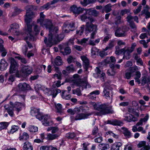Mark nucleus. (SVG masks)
<instances>
[{
  "label": "nucleus",
  "mask_w": 150,
  "mask_h": 150,
  "mask_svg": "<svg viewBox=\"0 0 150 150\" xmlns=\"http://www.w3.org/2000/svg\"><path fill=\"white\" fill-rule=\"evenodd\" d=\"M98 135L99 137L95 138L94 140L95 142L100 143L103 141V138L100 135V133H98Z\"/></svg>",
  "instance_id": "8fccbe9b"
},
{
  "label": "nucleus",
  "mask_w": 150,
  "mask_h": 150,
  "mask_svg": "<svg viewBox=\"0 0 150 150\" xmlns=\"http://www.w3.org/2000/svg\"><path fill=\"white\" fill-rule=\"evenodd\" d=\"M51 91L52 93V97L55 98L58 93L61 92V91L59 89H56L52 90Z\"/></svg>",
  "instance_id": "864d4df0"
},
{
  "label": "nucleus",
  "mask_w": 150,
  "mask_h": 150,
  "mask_svg": "<svg viewBox=\"0 0 150 150\" xmlns=\"http://www.w3.org/2000/svg\"><path fill=\"white\" fill-rule=\"evenodd\" d=\"M71 11L75 15H79L83 12L85 10L83 8L80 7H77L75 5H73L71 8Z\"/></svg>",
  "instance_id": "2eb2a0df"
},
{
  "label": "nucleus",
  "mask_w": 150,
  "mask_h": 150,
  "mask_svg": "<svg viewBox=\"0 0 150 150\" xmlns=\"http://www.w3.org/2000/svg\"><path fill=\"white\" fill-rule=\"evenodd\" d=\"M125 117L124 118V120L129 122H134L138 120V119L137 118L134 117L133 115L131 114H129V116H125Z\"/></svg>",
  "instance_id": "412c9836"
},
{
  "label": "nucleus",
  "mask_w": 150,
  "mask_h": 150,
  "mask_svg": "<svg viewBox=\"0 0 150 150\" xmlns=\"http://www.w3.org/2000/svg\"><path fill=\"white\" fill-rule=\"evenodd\" d=\"M109 43L108 45L109 48H111L113 47L116 44V42L114 39L109 41Z\"/></svg>",
  "instance_id": "3c124183"
},
{
  "label": "nucleus",
  "mask_w": 150,
  "mask_h": 150,
  "mask_svg": "<svg viewBox=\"0 0 150 150\" xmlns=\"http://www.w3.org/2000/svg\"><path fill=\"white\" fill-rule=\"evenodd\" d=\"M51 132L52 133L54 134H56L58 133H61L59 131V128L57 127H52V129Z\"/></svg>",
  "instance_id": "052dcab7"
},
{
  "label": "nucleus",
  "mask_w": 150,
  "mask_h": 150,
  "mask_svg": "<svg viewBox=\"0 0 150 150\" xmlns=\"http://www.w3.org/2000/svg\"><path fill=\"white\" fill-rule=\"evenodd\" d=\"M96 0H83V2H81V4L83 6H85L88 4L94 2Z\"/></svg>",
  "instance_id": "4c0bfd02"
},
{
  "label": "nucleus",
  "mask_w": 150,
  "mask_h": 150,
  "mask_svg": "<svg viewBox=\"0 0 150 150\" xmlns=\"http://www.w3.org/2000/svg\"><path fill=\"white\" fill-rule=\"evenodd\" d=\"M98 127L95 126L92 130V134L95 136V137H98Z\"/></svg>",
  "instance_id": "c03bdc74"
},
{
  "label": "nucleus",
  "mask_w": 150,
  "mask_h": 150,
  "mask_svg": "<svg viewBox=\"0 0 150 150\" xmlns=\"http://www.w3.org/2000/svg\"><path fill=\"white\" fill-rule=\"evenodd\" d=\"M69 64H70L72 62H74L76 61V58L70 55L67 59Z\"/></svg>",
  "instance_id": "603ef678"
},
{
  "label": "nucleus",
  "mask_w": 150,
  "mask_h": 150,
  "mask_svg": "<svg viewBox=\"0 0 150 150\" xmlns=\"http://www.w3.org/2000/svg\"><path fill=\"white\" fill-rule=\"evenodd\" d=\"M122 129L123 130V132L125 136L128 138H129L131 137L132 135L131 132L127 128L123 127Z\"/></svg>",
  "instance_id": "7c9ffc66"
},
{
  "label": "nucleus",
  "mask_w": 150,
  "mask_h": 150,
  "mask_svg": "<svg viewBox=\"0 0 150 150\" xmlns=\"http://www.w3.org/2000/svg\"><path fill=\"white\" fill-rule=\"evenodd\" d=\"M122 144L120 142H115L113 144L111 147V150H119V148L122 146Z\"/></svg>",
  "instance_id": "a878e982"
},
{
  "label": "nucleus",
  "mask_w": 150,
  "mask_h": 150,
  "mask_svg": "<svg viewBox=\"0 0 150 150\" xmlns=\"http://www.w3.org/2000/svg\"><path fill=\"white\" fill-rule=\"evenodd\" d=\"M98 147L101 150H106L110 148V146L108 144L104 143L99 144L98 145Z\"/></svg>",
  "instance_id": "c756f323"
},
{
  "label": "nucleus",
  "mask_w": 150,
  "mask_h": 150,
  "mask_svg": "<svg viewBox=\"0 0 150 150\" xmlns=\"http://www.w3.org/2000/svg\"><path fill=\"white\" fill-rule=\"evenodd\" d=\"M58 30V27H55L52 32V33L49 34L48 41L47 38H45L44 42L47 47H51L53 45L57 44L63 39L64 37L63 33H61L59 35L57 34Z\"/></svg>",
  "instance_id": "f257e3e1"
},
{
  "label": "nucleus",
  "mask_w": 150,
  "mask_h": 150,
  "mask_svg": "<svg viewBox=\"0 0 150 150\" xmlns=\"http://www.w3.org/2000/svg\"><path fill=\"white\" fill-rule=\"evenodd\" d=\"M98 50L96 47H92L91 50V53L93 57H95L97 53L98 52Z\"/></svg>",
  "instance_id": "49530a36"
},
{
  "label": "nucleus",
  "mask_w": 150,
  "mask_h": 150,
  "mask_svg": "<svg viewBox=\"0 0 150 150\" xmlns=\"http://www.w3.org/2000/svg\"><path fill=\"white\" fill-rule=\"evenodd\" d=\"M8 124L7 122H2L0 123V129H2L6 128L8 125Z\"/></svg>",
  "instance_id": "5fc2aeb1"
},
{
  "label": "nucleus",
  "mask_w": 150,
  "mask_h": 150,
  "mask_svg": "<svg viewBox=\"0 0 150 150\" xmlns=\"http://www.w3.org/2000/svg\"><path fill=\"white\" fill-rule=\"evenodd\" d=\"M63 30L65 33H68L69 31V27H68V23L66 22L64 23L62 27Z\"/></svg>",
  "instance_id": "a19ab883"
},
{
  "label": "nucleus",
  "mask_w": 150,
  "mask_h": 150,
  "mask_svg": "<svg viewBox=\"0 0 150 150\" xmlns=\"http://www.w3.org/2000/svg\"><path fill=\"white\" fill-rule=\"evenodd\" d=\"M58 2V0H53L50 2H48L42 6V7L43 9H48L49 6L54 4Z\"/></svg>",
  "instance_id": "473e14b6"
},
{
  "label": "nucleus",
  "mask_w": 150,
  "mask_h": 150,
  "mask_svg": "<svg viewBox=\"0 0 150 150\" xmlns=\"http://www.w3.org/2000/svg\"><path fill=\"white\" fill-rule=\"evenodd\" d=\"M0 52L1 53V56L2 57L5 56L7 53L6 50L4 46H0Z\"/></svg>",
  "instance_id": "c9c22d12"
},
{
  "label": "nucleus",
  "mask_w": 150,
  "mask_h": 150,
  "mask_svg": "<svg viewBox=\"0 0 150 150\" xmlns=\"http://www.w3.org/2000/svg\"><path fill=\"white\" fill-rule=\"evenodd\" d=\"M142 84L143 85H144L146 83H148L149 82L148 80H147L146 77L145 76L142 77Z\"/></svg>",
  "instance_id": "69168bd1"
},
{
  "label": "nucleus",
  "mask_w": 150,
  "mask_h": 150,
  "mask_svg": "<svg viewBox=\"0 0 150 150\" xmlns=\"http://www.w3.org/2000/svg\"><path fill=\"white\" fill-rule=\"evenodd\" d=\"M137 146L139 148L142 147L140 150H149L150 149V145L149 144L146 145L145 141L139 142L137 145Z\"/></svg>",
  "instance_id": "4468645a"
},
{
  "label": "nucleus",
  "mask_w": 150,
  "mask_h": 150,
  "mask_svg": "<svg viewBox=\"0 0 150 150\" xmlns=\"http://www.w3.org/2000/svg\"><path fill=\"white\" fill-rule=\"evenodd\" d=\"M33 25L34 29L35 32V34H38L40 30V27L36 24H34Z\"/></svg>",
  "instance_id": "e2e57ef3"
},
{
  "label": "nucleus",
  "mask_w": 150,
  "mask_h": 150,
  "mask_svg": "<svg viewBox=\"0 0 150 150\" xmlns=\"http://www.w3.org/2000/svg\"><path fill=\"white\" fill-rule=\"evenodd\" d=\"M124 52H122V53L123 54L122 59H126L127 60L129 59L131 57L130 54L132 52V50H129V49L126 50L125 48H124Z\"/></svg>",
  "instance_id": "6ab92c4d"
},
{
  "label": "nucleus",
  "mask_w": 150,
  "mask_h": 150,
  "mask_svg": "<svg viewBox=\"0 0 150 150\" xmlns=\"http://www.w3.org/2000/svg\"><path fill=\"white\" fill-rule=\"evenodd\" d=\"M19 90L21 91H24L29 90L30 86L25 83H22L19 84L18 86Z\"/></svg>",
  "instance_id": "dca6fc26"
},
{
  "label": "nucleus",
  "mask_w": 150,
  "mask_h": 150,
  "mask_svg": "<svg viewBox=\"0 0 150 150\" xmlns=\"http://www.w3.org/2000/svg\"><path fill=\"white\" fill-rule=\"evenodd\" d=\"M66 45H62V47L60 50V52L64 55L69 54L71 52L70 48L68 46L66 47Z\"/></svg>",
  "instance_id": "ddd939ff"
},
{
  "label": "nucleus",
  "mask_w": 150,
  "mask_h": 150,
  "mask_svg": "<svg viewBox=\"0 0 150 150\" xmlns=\"http://www.w3.org/2000/svg\"><path fill=\"white\" fill-rule=\"evenodd\" d=\"M85 13L81 16V20L84 21H90V22H93V20L89 14V11L87 10H85Z\"/></svg>",
  "instance_id": "9b49d317"
},
{
  "label": "nucleus",
  "mask_w": 150,
  "mask_h": 150,
  "mask_svg": "<svg viewBox=\"0 0 150 150\" xmlns=\"http://www.w3.org/2000/svg\"><path fill=\"white\" fill-rule=\"evenodd\" d=\"M91 104L93 106L94 109L99 111L96 112V115L98 116H101L110 113H112L113 111L111 108L108 107L105 104L100 105H97L95 102H91Z\"/></svg>",
  "instance_id": "f03ea898"
},
{
  "label": "nucleus",
  "mask_w": 150,
  "mask_h": 150,
  "mask_svg": "<svg viewBox=\"0 0 150 150\" xmlns=\"http://www.w3.org/2000/svg\"><path fill=\"white\" fill-rule=\"evenodd\" d=\"M74 84L77 86H83L86 85L87 86V83L82 81L80 79H76L73 81Z\"/></svg>",
  "instance_id": "aec40b11"
},
{
  "label": "nucleus",
  "mask_w": 150,
  "mask_h": 150,
  "mask_svg": "<svg viewBox=\"0 0 150 150\" xmlns=\"http://www.w3.org/2000/svg\"><path fill=\"white\" fill-rule=\"evenodd\" d=\"M110 90L106 87L104 88L103 91V92L104 94V96H105L106 98L108 99H110Z\"/></svg>",
  "instance_id": "f704fd0d"
},
{
  "label": "nucleus",
  "mask_w": 150,
  "mask_h": 150,
  "mask_svg": "<svg viewBox=\"0 0 150 150\" xmlns=\"http://www.w3.org/2000/svg\"><path fill=\"white\" fill-rule=\"evenodd\" d=\"M142 13L145 14L146 19H147L150 17V12L148 10L144 9L142 11Z\"/></svg>",
  "instance_id": "6e6d98bb"
},
{
  "label": "nucleus",
  "mask_w": 150,
  "mask_h": 150,
  "mask_svg": "<svg viewBox=\"0 0 150 150\" xmlns=\"http://www.w3.org/2000/svg\"><path fill=\"white\" fill-rule=\"evenodd\" d=\"M119 46H116L115 47V54L117 55H119L122 53V52H124V48L120 49Z\"/></svg>",
  "instance_id": "72a5a7b5"
},
{
  "label": "nucleus",
  "mask_w": 150,
  "mask_h": 150,
  "mask_svg": "<svg viewBox=\"0 0 150 150\" xmlns=\"http://www.w3.org/2000/svg\"><path fill=\"white\" fill-rule=\"evenodd\" d=\"M50 146H43L40 147V150H50L51 149Z\"/></svg>",
  "instance_id": "774afa93"
},
{
  "label": "nucleus",
  "mask_w": 150,
  "mask_h": 150,
  "mask_svg": "<svg viewBox=\"0 0 150 150\" xmlns=\"http://www.w3.org/2000/svg\"><path fill=\"white\" fill-rule=\"evenodd\" d=\"M29 138V136L26 132H23L22 135H21L19 137L21 141H26Z\"/></svg>",
  "instance_id": "2f4dec72"
},
{
  "label": "nucleus",
  "mask_w": 150,
  "mask_h": 150,
  "mask_svg": "<svg viewBox=\"0 0 150 150\" xmlns=\"http://www.w3.org/2000/svg\"><path fill=\"white\" fill-rule=\"evenodd\" d=\"M92 22H86V30L90 33L91 32H93L91 33V35L92 37H93L96 33L97 26L96 25L93 24L92 23Z\"/></svg>",
  "instance_id": "423d86ee"
},
{
  "label": "nucleus",
  "mask_w": 150,
  "mask_h": 150,
  "mask_svg": "<svg viewBox=\"0 0 150 150\" xmlns=\"http://www.w3.org/2000/svg\"><path fill=\"white\" fill-rule=\"evenodd\" d=\"M40 18L37 20V23H39L41 22H43L45 20V15L44 14L43 12H41L40 13Z\"/></svg>",
  "instance_id": "79ce46f5"
},
{
  "label": "nucleus",
  "mask_w": 150,
  "mask_h": 150,
  "mask_svg": "<svg viewBox=\"0 0 150 150\" xmlns=\"http://www.w3.org/2000/svg\"><path fill=\"white\" fill-rule=\"evenodd\" d=\"M43 27H45L46 29L49 30L50 33H52L53 30V26L51 21L49 20H45L42 22L39 23Z\"/></svg>",
  "instance_id": "0eeeda50"
},
{
  "label": "nucleus",
  "mask_w": 150,
  "mask_h": 150,
  "mask_svg": "<svg viewBox=\"0 0 150 150\" xmlns=\"http://www.w3.org/2000/svg\"><path fill=\"white\" fill-rule=\"evenodd\" d=\"M21 72L25 76H28L33 71L32 67L28 66H25L22 68Z\"/></svg>",
  "instance_id": "9d476101"
},
{
  "label": "nucleus",
  "mask_w": 150,
  "mask_h": 150,
  "mask_svg": "<svg viewBox=\"0 0 150 150\" xmlns=\"http://www.w3.org/2000/svg\"><path fill=\"white\" fill-rule=\"evenodd\" d=\"M81 59L83 62V67L86 71H87L89 64V61L86 56H84L81 57Z\"/></svg>",
  "instance_id": "4be33fe9"
},
{
  "label": "nucleus",
  "mask_w": 150,
  "mask_h": 150,
  "mask_svg": "<svg viewBox=\"0 0 150 150\" xmlns=\"http://www.w3.org/2000/svg\"><path fill=\"white\" fill-rule=\"evenodd\" d=\"M6 106H4V108H6L7 110V112L8 114L11 117H13L14 115V113L13 110H11L8 108H6Z\"/></svg>",
  "instance_id": "0e129e2a"
},
{
  "label": "nucleus",
  "mask_w": 150,
  "mask_h": 150,
  "mask_svg": "<svg viewBox=\"0 0 150 150\" xmlns=\"http://www.w3.org/2000/svg\"><path fill=\"white\" fill-rule=\"evenodd\" d=\"M111 4H109L105 6L104 10L106 13H108L110 12L111 10Z\"/></svg>",
  "instance_id": "de8ad7c7"
},
{
  "label": "nucleus",
  "mask_w": 150,
  "mask_h": 150,
  "mask_svg": "<svg viewBox=\"0 0 150 150\" xmlns=\"http://www.w3.org/2000/svg\"><path fill=\"white\" fill-rule=\"evenodd\" d=\"M33 12L31 13L28 12H27L25 17V22L27 27L26 30V32L28 33H31L32 26L30 25V23L32 21L33 18Z\"/></svg>",
  "instance_id": "7ed1b4c3"
},
{
  "label": "nucleus",
  "mask_w": 150,
  "mask_h": 150,
  "mask_svg": "<svg viewBox=\"0 0 150 150\" xmlns=\"http://www.w3.org/2000/svg\"><path fill=\"white\" fill-rule=\"evenodd\" d=\"M42 124L45 126H47L49 125L50 116L46 115H44L42 117Z\"/></svg>",
  "instance_id": "5701e85b"
},
{
  "label": "nucleus",
  "mask_w": 150,
  "mask_h": 150,
  "mask_svg": "<svg viewBox=\"0 0 150 150\" xmlns=\"http://www.w3.org/2000/svg\"><path fill=\"white\" fill-rule=\"evenodd\" d=\"M45 87L39 84H36L35 86V89L37 93L38 92V91L44 90Z\"/></svg>",
  "instance_id": "58836bf2"
},
{
  "label": "nucleus",
  "mask_w": 150,
  "mask_h": 150,
  "mask_svg": "<svg viewBox=\"0 0 150 150\" xmlns=\"http://www.w3.org/2000/svg\"><path fill=\"white\" fill-rule=\"evenodd\" d=\"M76 136V134L74 132H69L66 134V137L68 139H72Z\"/></svg>",
  "instance_id": "ea45409f"
},
{
  "label": "nucleus",
  "mask_w": 150,
  "mask_h": 150,
  "mask_svg": "<svg viewBox=\"0 0 150 150\" xmlns=\"http://www.w3.org/2000/svg\"><path fill=\"white\" fill-rule=\"evenodd\" d=\"M149 116L148 115H146L143 118H141L139 121L137 123L136 125L138 126H142L143 122L146 123L149 119Z\"/></svg>",
  "instance_id": "cd10ccee"
},
{
  "label": "nucleus",
  "mask_w": 150,
  "mask_h": 150,
  "mask_svg": "<svg viewBox=\"0 0 150 150\" xmlns=\"http://www.w3.org/2000/svg\"><path fill=\"white\" fill-rule=\"evenodd\" d=\"M93 114V113L89 112L86 113H81L78 114L74 117V116L70 117V119L72 122H74L75 120H80L88 118V117Z\"/></svg>",
  "instance_id": "20e7f679"
},
{
  "label": "nucleus",
  "mask_w": 150,
  "mask_h": 150,
  "mask_svg": "<svg viewBox=\"0 0 150 150\" xmlns=\"http://www.w3.org/2000/svg\"><path fill=\"white\" fill-rule=\"evenodd\" d=\"M126 18L127 21L129 23L130 27L133 29L135 28L136 26L133 21H132L133 19V17L131 15H129Z\"/></svg>",
  "instance_id": "393cba45"
},
{
  "label": "nucleus",
  "mask_w": 150,
  "mask_h": 150,
  "mask_svg": "<svg viewBox=\"0 0 150 150\" xmlns=\"http://www.w3.org/2000/svg\"><path fill=\"white\" fill-rule=\"evenodd\" d=\"M23 149V150H33V147L30 142H26L24 143Z\"/></svg>",
  "instance_id": "bb28decb"
},
{
  "label": "nucleus",
  "mask_w": 150,
  "mask_h": 150,
  "mask_svg": "<svg viewBox=\"0 0 150 150\" xmlns=\"http://www.w3.org/2000/svg\"><path fill=\"white\" fill-rule=\"evenodd\" d=\"M138 70V68L137 66L131 67L129 69L126 70L125 71V78L127 79H129L132 76L134 75V73Z\"/></svg>",
  "instance_id": "6e6552de"
},
{
  "label": "nucleus",
  "mask_w": 150,
  "mask_h": 150,
  "mask_svg": "<svg viewBox=\"0 0 150 150\" xmlns=\"http://www.w3.org/2000/svg\"><path fill=\"white\" fill-rule=\"evenodd\" d=\"M62 63V61L61 59L60 56H58L54 59V61L52 60V64L54 67L56 71H58V68L56 67L55 66H60L61 65Z\"/></svg>",
  "instance_id": "f8f14e48"
},
{
  "label": "nucleus",
  "mask_w": 150,
  "mask_h": 150,
  "mask_svg": "<svg viewBox=\"0 0 150 150\" xmlns=\"http://www.w3.org/2000/svg\"><path fill=\"white\" fill-rule=\"evenodd\" d=\"M55 108L58 112L61 113L62 112V105L60 103H58L55 105Z\"/></svg>",
  "instance_id": "09e8293b"
},
{
  "label": "nucleus",
  "mask_w": 150,
  "mask_h": 150,
  "mask_svg": "<svg viewBox=\"0 0 150 150\" xmlns=\"http://www.w3.org/2000/svg\"><path fill=\"white\" fill-rule=\"evenodd\" d=\"M72 91L73 94L76 95L78 96H81L82 95L81 90L79 88L73 89L72 90Z\"/></svg>",
  "instance_id": "37998d69"
},
{
  "label": "nucleus",
  "mask_w": 150,
  "mask_h": 150,
  "mask_svg": "<svg viewBox=\"0 0 150 150\" xmlns=\"http://www.w3.org/2000/svg\"><path fill=\"white\" fill-rule=\"evenodd\" d=\"M10 61L11 65L10 67L9 72L10 74L13 73H17L18 72V64L16 62L15 59L11 57L9 59Z\"/></svg>",
  "instance_id": "39448f33"
},
{
  "label": "nucleus",
  "mask_w": 150,
  "mask_h": 150,
  "mask_svg": "<svg viewBox=\"0 0 150 150\" xmlns=\"http://www.w3.org/2000/svg\"><path fill=\"white\" fill-rule=\"evenodd\" d=\"M61 96L63 99L67 100H69L71 96L67 91H64L62 92Z\"/></svg>",
  "instance_id": "c85d7f7f"
},
{
  "label": "nucleus",
  "mask_w": 150,
  "mask_h": 150,
  "mask_svg": "<svg viewBox=\"0 0 150 150\" xmlns=\"http://www.w3.org/2000/svg\"><path fill=\"white\" fill-rule=\"evenodd\" d=\"M29 130L31 132H35L38 131V128L34 126H30L29 128Z\"/></svg>",
  "instance_id": "13d9d810"
},
{
  "label": "nucleus",
  "mask_w": 150,
  "mask_h": 150,
  "mask_svg": "<svg viewBox=\"0 0 150 150\" xmlns=\"http://www.w3.org/2000/svg\"><path fill=\"white\" fill-rule=\"evenodd\" d=\"M61 133H58L56 134L53 133L48 134L47 135V139L48 140H52L54 139H57L60 136Z\"/></svg>",
  "instance_id": "f3484780"
},
{
  "label": "nucleus",
  "mask_w": 150,
  "mask_h": 150,
  "mask_svg": "<svg viewBox=\"0 0 150 150\" xmlns=\"http://www.w3.org/2000/svg\"><path fill=\"white\" fill-rule=\"evenodd\" d=\"M87 10L89 11L90 15H92L95 16H96L99 15V12L96 10H91L90 9H88Z\"/></svg>",
  "instance_id": "a18cd8bd"
},
{
  "label": "nucleus",
  "mask_w": 150,
  "mask_h": 150,
  "mask_svg": "<svg viewBox=\"0 0 150 150\" xmlns=\"http://www.w3.org/2000/svg\"><path fill=\"white\" fill-rule=\"evenodd\" d=\"M127 32L123 30H117L115 32V35L118 37H125L127 35Z\"/></svg>",
  "instance_id": "b1692460"
},
{
  "label": "nucleus",
  "mask_w": 150,
  "mask_h": 150,
  "mask_svg": "<svg viewBox=\"0 0 150 150\" xmlns=\"http://www.w3.org/2000/svg\"><path fill=\"white\" fill-rule=\"evenodd\" d=\"M19 127L17 126L14 125L12 126L11 129L10 131L11 134H13L17 131Z\"/></svg>",
  "instance_id": "bf43d9fd"
},
{
  "label": "nucleus",
  "mask_w": 150,
  "mask_h": 150,
  "mask_svg": "<svg viewBox=\"0 0 150 150\" xmlns=\"http://www.w3.org/2000/svg\"><path fill=\"white\" fill-rule=\"evenodd\" d=\"M85 26L84 25H82L80 27V29L79 30L76 31V33L78 34L80 32V35H81L83 32V31L84 29Z\"/></svg>",
  "instance_id": "338daca9"
},
{
  "label": "nucleus",
  "mask_w": 150,
  "mask_h": 150,
  "mask_svg": "<svg viewBox=\"0 0 150 150\" xmlns=\"http://www.w3.org/2000/svg\"><path fill=\"white\" fill-rule=\"evenodd\" d=\"M15 58L21 60V61L24 64H26L27 63L26 60L25 58L22 57L21 56H16Z\"/></svg>",
  "instance_id": "680f3d73"
},
{
  "label": "nucleus",
  "mask_w": 150,
  "mask_h": 150,
  "mask_svg": "<svg viewBox=\"0 0 150 150\" xmlns=\"http://www.w3.org/2000/svg\"><path fill=\"white\" fill-rule=\"evenodd\" d=\"M107 123L113 125L119 126H122L123 124L122 121L116 119L112 120H108L107 121Z\"/></svg>",
  "instance_id": "a211bd4d"
},
{
  "label": "nucleus",
  "mask_w": 150,
  "mask_h": 150,
  "mask_svg": "<svg viewBox=\"0 0 150 150\" xmlns=\"http://www.w3.org/2000/svg\"><path fill=\"white\" fill-rule=\"evenodd\" d=\"M39 112V109L35 108H32L30 111L31 115L33 116H35Z\"/></svg>",
  "instance_id": "e433bc0d"
},
{
  "label": "nucleus",
  "mask_w": 150,
  "mask_h": 150,
  "mask_svg": "<svg viewBox=\"0 0 150 150\" xmlns=\"http://www.w3.org/2000/svg\"><path fill=\"white\" fill-rule=\"evenodd\" d=\"M75 69L74 67L73 66L72 64H71L70 66H67L66 68V70L69 72H73Z\"/></svg>",
  "instance_id": "4d7b16f0"
},
{
  "label": "nucleus",
  "mask_w": 150,
  "mask_h": 150,
  "mask_svg": "<svg viewBox=\"0 0 150 150\" xmlns=\"http://www.w3.org/2000/svg\"><path fill=\"white\" fill-rule=\"evenodd\" d=\"M10 104L12 107L14 108V110L17 111L18 112L21 111L23 108L25 107V105L24 103H21L18 102H16L14 104L13 103L10 102Z\"/></svg>",
  "instance_id": "1a4fd4ad"
}]
</instances>
